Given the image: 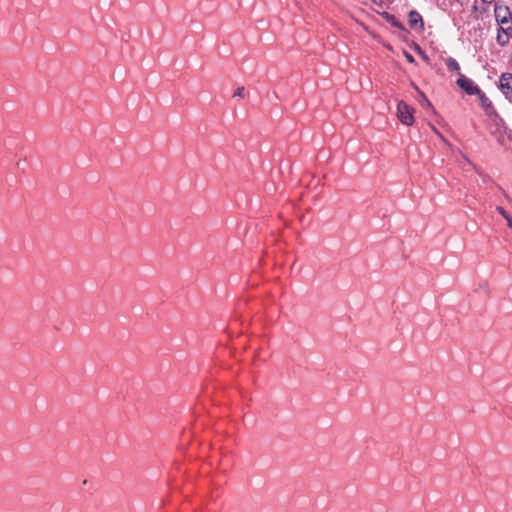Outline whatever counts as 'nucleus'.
I'll list each match as a JSON object with an SVG mask.
<instances>
[{
    "instance_id": "obj_1",
    "label": "nucleus",
    "mask_w": 512,
    "mask_h": 512,
    "mask_svg": "<svg viewBox=\"0 0 512 512\" xmlns=\"http://www.w3.org/2000/svg\"><path fill=\"white\" fill-rule=\"evenodd\" d=\"M414 109L406 104L404 101H400L397 104V116L399 120L405 125H412L414 122L413 117Z\"/></svg>"
},
{
    "instance_id": "obj_2",
    "label": "nucleus",
    "mask_w": 512,
    "mask_h": 512,
    "mask_svg": "<svg viewBox=\"0 0 512 512\" xmlns=\"http://www.w3.org/2000/svg\"><path fill=\"white\" fill-rule=\"evenodd\" d=\"M457 85L464 90L468 95H476L480 93V88L469 78L459 73Z\"/></svg>"
},
{
    "instance_id": "obj_3",
    "label": "nucleus",
    "mask_w": 512,
    "mask_h": 512,
    "mask_svg": "<svg viewBox=\"0 0 512 512\" xmlns=\"http://www.w3.org/2000/svg\"><path fill=\"white\" fill-rule=\"evenodd\" d=\"M494 16L498 23L506 24L509 22V19H511L512 13H510L508 6L496 3L494 7Z\"/></svg>"
},
{
    "instance_id": "obj_4",
    "label": "nucleus",
    "mask_w": 512,
    "mask_h": 512,
    "mask_svg": "<svg viewBox=\"0 0 512 512\" xmlns=\"http://www.w3.org/2000/svg\"><path fill=\"white\" fill-rule=\"evenodd\" d=\"M499 87L507 99L512 96V74L503 73L499 79Z\"/></svg>"
},
{
    "instance_id": "obj_5",
    "label": "nucleus",
    "mask_w": 512,
    "mask_h": 512,
    "mask_svg": "<svg viewBox=\"0 0 512 512\" xmlns=\"http://www.w3.org/2000/svg\"><path fill=\"white\" fill-rule=\"evenodd\" d=\"M408 24L412 29L423 30L424 21L422 16L416 10H411L408 14Z\"/></svg>"
},
{
    "instance_id": "obj_6",
    "label": "nucleus",
    "mask_w": 512,
    "mask_h": 512,
    "mask_svg": "<svg viewBox=\"0 0 512 512\" xmlns=\"http://www.w3.org/2000/svg\"><path fill=\"white\" fill-rule=\"evenodd\" d=\"M476 95L479 98V101L481 103V106H482L485 114L488 115V116L496 115V110H495L492 102L485 95V93L480 90V93L476 94Z\"/></svg>"
},
{
    "instance_id": "obj_7",
    "label": "nucleus",
    "mask_w": 512,
    "mask_h": 512,
    "mask_svg": "<svg viewBox=\"0 0 512 512\" xmlns=\"http://www.w3.org/2000/svg\"><path fill=\"white\" fill-rule=\"evenodd\" d=\"M384 18L386 19V21L391 24L393 27L395 28H398L400 30H403L405 31V27L404 25L402 24V22L397 19L394 15L392 14H389V13H385L384 15Z\"/></svg>"
},
{
    "instance_id": "obj_8",
    "label": "nucleus",
    "mask_w": 512,
    "mask_h": 512,
    "mask_svg": "<svg viewBox=\"0 0 512 512\" xmlns=\"http://www.w3.org/2000/svg\"><path fill=\"white\" fill-rule=\"evenodd\" d=\"M446 66L449 71L457 72V73H459V71H460V66H459L458 62L452 57H449L446 59Z\"/></svg>"
},
{
    "instance_id": "obj_9",
    "label": "nucleus",
    "mask_w": 512,
    "mask_h": 512,
    "mask_svg": "<svg viewBox=\"0 0 512 512\" xmlns=\"http://www.w3.org/2000/svg\"><path fill=\"white\" fill-rule=\"evenodd\" d=\"M496 41L502 47L506 46L509 43V37L503 33H500V27L498 28L497 31Z\"/></svg>"
},
{
    "instance_id": "obj_10",
    "label": "nucleus",
    "mask_w": 512,
    "mask_h": 512,
    "mask_svg": "<svg viewBox=\"0 0 512 512\" xmlns=\"http://www.w3.org/2000/svg\"><path fill=\"white\" fill-rule=\"evenodd\" d=\"M496 210L507 220L508 227L512 228V217L507 213V211L501 206H497Z\"/></svg>"
},
{
    "instance_id": "obj_11",
    "label": "nucleus",
    "mask_w": 512,
    "mask_h": 512,
    "mask_svg": "<svg viewBox=\"0 0 512 512\" xmlns=\"http://www.w3.org/2000/svg\"><path fill=\"white\" fill-rule=\"evenodd\" d=\"M233 97L244 98L245 97V88L238 87L233 93Z\"/></svg>"
},
{
    "instance_id": "obj_12",
    "label": "nucleus",
    "mask_w": 512,
    "mask_h": 512,
    "mask_svg": "<svg viewBox=\"0 0 512 512\" xmlns=\"http://www.w3.org/2000/svg\"><path fill=\"white\" fill-rule=\"evenodd\" d=\"M422 96H423V99H424L426 105L431 107V103L429 102V100L423 94H422Z\"/></svg>"
},
{
    "instance_id": "obj_13",
    "label": "nucleus",
    "mask_w": 512,
    "mask_h": 512,
    "mask_svg": "<svg viewBox=\"0 0 512 512\" xmlns=\"http://www.w3.org/2000/svg\"><path fill=\"white\" fill-rule=\"evenodd\" d=\"M483 4H491L495 0H481Z\"/></svg>"
},
{
    "instance_id": "obj_14",
    "label": "nucleus",
    "mask_w": 512,
    "mask_h": 512,
    "mask_svg": "<svg viewBox=\"0 0 512 512\" xmlns=\"http://www.w3.org/2000/svg\"><path fill=\"white\" fill-rule=\"evenodd\" d=\"M407 58H408V61H410V62L414 61V58L411 55H408Z\"/></svg>"
}]
</instances>
